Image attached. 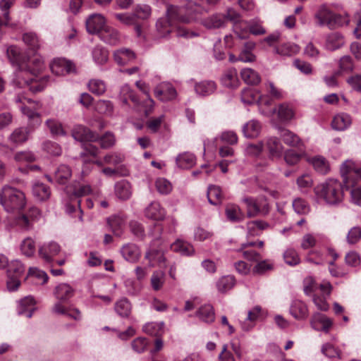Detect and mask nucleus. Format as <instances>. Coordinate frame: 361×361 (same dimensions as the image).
Segmentation results:
<instances>
[{
  "mask_svg": "<svg viewBox=\"0 0 361 361\" xmlns=\"http://www.w3.org/2000/svg\"><path fill=\"white\" fill-rule=\"evenodd\" d=\"M45 68L44 59L39 54H34L23 60L16 70L13 83L20 88L27 87L33 92L42 91L47 85L48 77L37 80V75Z\"/></svg>",
  "mask_w": 361,
  "mask_h": 361,
  "instance_id": "f257e3e1",
  "label": "nucleus"
},
{
  "mask_svg": "<svg viewBox=\"0 0 361 361\" xmlns=\"http://www.w3.org/2000/svg\"><path fill=\"white\" fill-rule=\"evenodd\" d=\"M183 12V8H178L174 6H168L166 16L165 17L160 18L156 23L157 31L160 37H166L173 30L176 32L177 37L189 38L197 36V33L190 32L185 27L177 26L175 24L176 21L183 23H188L190 21V18L188 17L183 16L182 15Z\"/></svg>",
  "mask_w": 361,
  "mask_h": 361,
  "instance_id": "f03ea898",
  "label": "nucleus"
},
{
  "mask_svg": "<svg viewBox=\"0 0 361 361\" xmlns=\"http://www.w3.org/2000/svg\"><path fill=\"white\" fill-rule=\"evenodd\" d=\"M344 188L350 192V202L361 207V186L358 185L354 178L361 179V164L352 160H346L341 166Z\"/></svg>",
  "mask_w": 361,
  "mask_h": 361,
  "instance_id": "7ed1b4c3",
  "label": "nucleus"
},
{
  "mask_svg": "<svg viewBox=\"0 0 361 361\" xmlns=\"http://www.w3.org/2000/svg\"><path fill=\"white\" fill-rule=\"evenodd\" d=\"M343 188V183L339 180L329 178L317 185L314 192L317 198L323 200L326 204L338 206L344 199Z\"/></svg>",
  "mask_w": 361,
  "mask_h": 361,
  "instance_id": "20e7f679",
  "label": "nucleus"
},
{
  "mask_svg": "<svg viewBox=\"0 0 361 361\" xmlns=\"http://www.w3.org/2000/svg\"><path fill=\"white\" fill-rule=\"evenodd\" d=\"M0 204L8 213L19 212L26 205L25 195L16 188L5 185L0 193Z\"/></svg>",
  "mask_w": 361,
  "mask_h": 361,
  "instance_id": "39448f33",
  "label": "nucleus"
},
{
  "mask_svg": "<svg viewBox=\"0 0 361 361\" xmlns=\"http://www.w3.org/2000/svg\"><path fill=\"white\" fill-rule=\"evenodd\" d=\"M316 24L319 27L327 26L333 29L348 24V20L340 14L334 13L327 4L319 5L314 14Z\"/></svg>",
  "mask_w": 361,
  "mask_h": 361,
  "instance_id": "423d86ee",
  "label": "nucleus"
},
{
  "mask_svg": "<svg viewBox=\"0 0 361 361\" xmlns=\"http://www.w3.org/2000/svg\"><path fill=\"white\" fill-rule=\"evenodd\" d=\"M241 101L245 104H257L261 114L270 117L274 115L276 109H265L264 106L271 105V100L267 94H261L260 92L253 88L247 87L241 92Z\"/></svg>",
  "mask_w": 361,
  "mask_h": 361,
  "instance_id": "0eeeda50",
  "label": "nucleus"
},
{
  "mask_svg": "<svg viewBox=\"0 0 361 361\" xmlns=\"http://www.w3.org/2000/svg\"><path fill=\"white\" fill-rule=\"evenodd\" d=\"M15 102L18 104L22 114L27 117L29 125L37 127L41 124L40 114L37 112L39 109L37 102L20 94L15 97Z\"/></svg>",
  "mask_w": 361,
  "mask_h": 361,
  "instance_id": "6e6552de",
  "label": "nucleus"
},
{
  "mask_svg": "<svg viewBox=\"0 0 361 361\" xmlns=\"http://www.w3.org/2000/svg\"><path fill=\"white\" fill-rule=\"evenodd\" d=\"M7 267V288L10 291H14L20 285V278L25 272V267L17 259L12 260Z\"/></svg>",
  "mask_w": 361,
  "mask_h": 361,
  "instance_id": "1a4fd4ad",
  "label": "nucleus"
},
{
  "mask_svg": "<svg viewBox=\"0 0 361 361\" xmlns=\"http://www.w3.org/2000/svg\"><path fill=\"white\" fill-rule=\"evenodd\" d=\"M40 217V212L36 207H31L25 214L16 218V224L23 229L28 230Z\"/></svg>",
  "mask_w": 361,
  "mask_h": 361,
  "instance_id": "9d476101",
  "label": "nucleus"
},
{
  "mask_svg": "<svg viewBox=\"0 0 361 361\" xmlns=\"http://www.w3.org/2000/svg\"><path fill=\"white\" fill-rule=\"evenodd\" d=\"M51 71L56 75H64L75 72V65L64 58H57L52 60L49 64Z\"/></svg>",
  "mask_w": 361,
  "mask_h": 361,
  "instance_id": "9b49d317",
  "label": "nucleus"
},
{
  "mask_svg": "<svg viewBox=\"0 0 361 361\" xmlns=\"http://www.w3.org/2000/svg\"><path fill=\"white\" fill-rule=\"evenodd\" d=\"M106 26V19L100 13H93L86 20L87 30L90 34H100Z\"/></svg>",
  "mask_w": 361,
  "mask_h": 361,
  "instance_id": "f8f14e48",
  "label": "nucleus"
},
{
  "mask_svg": "<svg viewBox=\"0 0 361 361\" xmlns=\"http://www.w3.org/2000/svg\"><path fill=\"white\" fill-rule=\"evenodd\" d=\"M73 137L80 142H94L99 140V135L87 128L77 125L72 130Z\"/></svg>",
  "mask_w": 361,
  "mask_h": 361,
  "instance_id": "ddd939ff",
  "label": "nucleus"
},
{
  "mask_svg": "<svg viewBox=\"0 0 361 361\" xmlns=\"http://www.w3.org/2000/svg\"><path fill=\"white\" fill-rule=\"evenodd\" d=\"M92 191L91 187L90 185H84V184H75L73 185H70L66 187V192L68 195L70 196V199L72 200L73 199H75L76 204L80 209V200H78V198L89 195Z\"/></svg>",
  "mask_w": 361,
  "mask_h": 361,
  "instance_id": "4468645a",
  "label": "nucleus"
},
{
  "mask_svg": "<svg viewBox=\"0 0 361 361\" xmlns=\"http://www.w3.org/2000/svg\"><path fill=\"white\" fill-rule=\"evenodd\" d=\"M36 127L28 125L27 127L16 128L9 136V140L13 144L21 145L25 142Z\"/></svg>",
  "mask_w": 361,
  "mask_h": 361,
  "instance_id": "2eb2a0df",
  "label": "nucleus"
},
{
  "mask_svg": "<svg viewBox=\"0 0 361 361\" xmlns=\"http://www.w3.org/2000/svg\"><path fill=\"white\" fill-rule=\"evenodd\" d=\"M332 321L326 315L317 312L312 315L310 321L311 326L317 331H323L329 332L332 326Z\"/></svg>",
  "mask_w": 361,
  "mask_h": 361,
  "instance_id": "dca6fc26",
  "label": "nucleus"
},
{
  "mask_svg": "<svg viewBox=\"0 0 361 361\" xmlns=\"http://www.w3.org/2000/svg\"><path fill=\"white\" fill-rule=\"evenodd\" d=\"M157 97L162 101H169L175 99L177 92L173 86L169 82H163L154 90Z\"/></svg>",
  "mask_w": 361,
  "mask_h": 361,
  "instance_id": "f3484780",
  "label": "nucleus"
},
{
  "mask_svg": "<svg viewBox=\"0 0 361 361\" xmlns=\"http://www.w3.org/2000/svg\"><path fill=\"white\" fill-rule=\"evenodd\" d=\"M61 251L60 245L54 241L44 243L39 248V255L47 262L52 261V257Z\"/></svg>",
  "mask_w": 361,
  "mask_h": 361,
  "instance_id": "a211bd4d",
  "label": "nucleus"
},
{
  "mask_svg": "<svg viewBox=\"0 0 361 361\" xmlns=\"http://www.w3.org/2000/svg\"><path fill=\"white\" fill-rule=\"evenodd\" d=\"M269 155L271 158H279L283 152V147L280 140L276 137H269L264 145Z\"/></svg>",
  "mask_w": 361,
  "mask_h": 361,
  "instance_id": "6ab92c4d",
  "label": "nucleus"
},
{
  "mask_svg": "<svg viewBox=\"0 0 361 361\" xmlns=\"http://www.w3.org/2000/svg\"><path fill=\"white\" fill-rule=\"evenodd\" d=\"M262 315V308L260 306H255L248 311L247 317L241 322V328L243 331H248L252 329L258 319Z\"/></svg>",
  "mask_w": 361,
  "mask_h": 361,
  "instance_id": "aec40b11",
  "label": "nucleus"
},
{
  "mask_svg": "<svg viewBox=\"0 0 361 361\" xmlns=\"http://www.w3.org/2000/svg\"><path fill=\"white\" fill-rule=\"evenodd\" d=\"M36 309L35 299L32 296H26L19 301L18 313L30 318Z\"/></svg>",
  "mask_w": 361,
  "mask_h": 361,
  "instance_id": "412c9836",
  "label": "nucleus"
},
{
  "mask_svg": "<svg viewBox=\"0 0 361 361\" xmlns=\"http://www.w3.org/2000/svg\"><path fill=\"white\" fill-rule=\"evenodd\" d=\"M307 161L313 166L314 169L318 173L325 175L330 171V164L329 161L322 156L317 155L308 157Z\"/></svg>",
  "mask_w": 361,
  "mask_h": 361,
  "instance_id": "4be33fe9",
  "label": "nucleus"
},
{
  "mask_svg": "<svg viewBox=\"0 0 361 361\" xmlns=\"http://www.w3.org/2000/svg\"><path fill=\"white\" fill-rule=\"evenodd\" d=\"M74 289L68 283H62L57 285L54 289V295L60 302H66L74 295Z\"/></svg>",
  "mask_w": 361,
  "mask_h": 361,
  "instance_id": "5701e85b",
  "label": "nucleus"
},
{
  "mask_svg": "<svg viewBox=\"0 0 361 361\" xmlns=\"http://www.w3.org/2000/svg\"><path fill=\"white\" fill-rule=\"evenodd\" d=\"M290 313L296 319L302 320L307 317L309 312L305 302L301 300H295L290 305Z\"/></svg>",
  "mask_w": 361,
  "mask_h": 361,
  "instance_id": "b1692460",
  "label": "nucleus"
},
{
  "mask_svg": "<svg viewBox=\"0 0 361 361\" xmlns=\"http://www.w3.org/2000/svg\"><path fill=\"white\" fill-rule=\"evenodd\" d=\"M52 311L55 314H63L75 320H80L81 319V313L78 309L66 307L60 302L55 303Z\"/></svg>",
  "mask_w": 361,
  "mask_h": 361,
  "instance_id": "393cba45",
  "label": "nucleus"
},
{
  "mask_svg": "<svg viewBox=\"0 0 361 361\" xmlns=\"http://www.w3.org/2000/svg\"><path fill=\"white\" fill-rule=\"evenodd\" d=\"M123 257L128 262H135L140 257V252L137 246L128 243L123 245L121 249Z\"/></svg>",
  "mask_w": 361,
  "mask_h": 361,
  "instance_id": "a878e982",
  "label": "nucleus"
},
{
  "mask_svg": "<svg viewBox=\"0 0 361 361\" xmlns=\"http://www.w3.org/2000/svg\"><path fill=\"white\" fill-rule=\"evenodd\" d=\"M135 58V53L129 49L121 48L114 52V59L120 66L127 64L134 60Z\"/></svg>",
  "mask_w": 361,
  "mask_h": 361,
  "instance_id": "bb28decb",
  "label": "nucleus"
},
{
  "mask_svg": "<svg viewBox=\"0 0 361 361\" xmlns=\"http://www.w3.org/2000/svg\"><path fill=\"white\" fill-rule=\"evenodd\" d=\"M171 250L183 256H190L195 252V249L190 243L180 239H177L171 245Z\"/></svg>",
  "mask_w": 361,
  "mask_h": 361,
  "instance_id": "cd10ccee",
  "label": "nucleus"
},
{
  "mask_svg": "<svg viewBox=\"0 0 361 361\" xmlns=\"http://www.w3.org/2000/svg\"><path fill=\"white\" fill-rule=\"evenodd\" d=\"M274 53L281 56H291L300 51L298 45L291 42H285L281 44L274 46Z\"/></svg>",
  "mask_w": 361,
  "mask_h": 361,
  "instance_id": "c85d7f7f",
  "label": "nucleus"
},
{
  "mask_svg": "<svg viewBox=\"0 0 361 361\" xmlns=\"http://www.w3.org/2000/svg\"><path fill=\"white\" fill-rule=\"evenodd\" d=\"M226 218L231 222H240L245 219V215L240 208L234 204H229L225 209Z\"/></svg>",
  "mask_w": 361,
  "mask_h": 361,
  "instance_id": "c756f323",
  "label": "nucleus"
},
{
  "mask_svg": "<svg viewBox=\"0 0 361 361\" xmlns=\"http://www.w3.org/2000/svg\"><path fill=\"white\" fill-rule=\"evenodd\" d=\"M242 130L245 137L255 138L260 134L262 125L258 121L253 119L244 124Z\"/></svg>",
  "mask_w": 361,
  "mask_h": 361,
  "instance_id": "7c9ffc66",
  "label": "nucleus"
},
{
  "mask_svg": "<svg viewBox=\"0 0 361 361\" xmlns=\"http://www.w3.org/2000/svg\"><path fill=\"white\" fill-rule=\"evenodd\" d=\"M176 162L179 168L188 169L195 164L196 157L192 153L185 152L176 157Z\"/></svg>",
  "mask_w": 361,
  "mask_h": 361,
  "instance_id": "2f4dec72",
  "label": "nucleus"
},
{
  "mask_svg": "<svg viewBox=\"0 0 361 361\" xmlns=\"http://www.w3.org/2000/svg\"><path fill=\"white\" fill-rule=\"evenodd\" d=\"M195 315L199 319L205 323H212L215 319L214 308L209 304L202 305L197 310Z\"/></svg>",
  "mask_w": 361,
  "mask_h": 361,
  "instance_id": "473e14b6",
  "label": "nucleus"
},
{
  "mask_svg": "<svg viewBox=\"0 0 361 361\" xmlns=\"http://www.w3.org/2000/svg\"><path fill=\"white\" fill-rule=\"evenodd\" d=\"M145 214L148 219L159 221L163 219L165 212L159 202H153L145 209Z\"/></svg>",
  "mask_w": 361,
  "mask_h": 361,
  "instance_id": "72a5a7b5",
  "label": "nucleus"
},
{
  "mask_svg": "<svg viewBox=\"0 0 361 361\" xmlns=\"http://www.w3.org/2000/svg\"><path fill=\"white\" fill-rule=\"evenodd\" d=\"M32 194L37 200L45 201L49 198L51 190L47 185L36 182L32 185Z\"/></svg>",
  "mask_w": 361,
  "mask_h": 361,
  "instance_id": "f704fd0d",
  "label": "nucleus"
},
{
  "mask_svg": "<svg viewBox=\"0 0 361 361\" xmlns=\"http://www.w3.org/2000/svg\"><path fill=\"white\" fill-rule=\"evenodd\" d=\"M221 81L225 87L231 88L238 87L239 80L236 69L230 68L226 71L221 78Z\"/></svg>",
  "mask_w": 361,
  "mask_h": 361,
  "instance_id": "c9c22d12",
  "label": "nucleus"
},
{
  "mask_svg": "<svg viewBox=\"0 0 361 361\" xmlns=\"http://www.w3.org/2000/svg\"><path fill=\"white\" fill-rule=\"evenodd\" d=\"M216 84L212 80H204L195 85V90L200 96H207L215 92Z\"/></svg>",
  "mask_w": 361,
  "mask_h": 361,
  "instance_id": "e433bc0d",
  "label": "nucleus"
},
{
  "mask_svg": "<svg viewBox=\"0 0 361 361\" xmlns=\"http://www.w3.org/2000/svg\"><path fill=\"white\" fill-rule=\"evenodd\" d=\"M255 43L251 41L246 42L244 44L243 49L240 51L238 59L245 63L253 62L255 61V56L252 53V50L255 47Z\"/></svg>",
  "mask_w": 361,
  "mask_h": 361,
  "instance_id": "4c0bfd02",
  "label": "nucleus"
},
{
  "mask_svg": "<svg viewBox=\"0 0 361 361\" xmlns=\"http://www.w3.org/2000/svg\"><path fill=\"white\" fill-rule=\"evenodd\" d=\"M269 224L264 221H252L247 224V236L259 235L264 230L267 229Z\"/></svg>",
  "mask_w": 361,
  "mask_h": 361,
  "instance_id": "58836bf2",
  "label": "nucleus"
},
{
  "mask_svg": "<svg viewBox=\"0 0 361 361\" xmlns=\"http://www.w3.org/2000/svg\"><path fill=\"white\" fill-rule=\"evenodd\" d=\"M72 176L71 168L66 164H61L54 173V180L56 183L66 184Z\"/></svg>",
  "mask_w": 361,
  "mask_h": 361,
  "instance_id": "ea45409f",
  "label": "nucleus"
},
{
  "mask_svg": "<svg viewBox=\"0 0 361 361\" xmlns=\"http://www.w3.org/2000/svg\"><path fill=\"white\" fill-rule=\"evenodd\" d=\"M145 258L149 260V265L154 267L159 265L160 267L165 266L166 258L164 253L157 250H150L145 254Z\"/></svg>",
  "mask_w": 361,
  "mask_h": 361,
  "instance_id": "a19ab883",
  "label": "nucleus"
},
{
  "mask_svg": "<svg viewBox=\"0 0 361 361\" xmlns=\"http://www.w3.org/2000/svg\"><path fill=\"white\" fill-rule=\"evenodd\" d=\"M344 42L343 37L341 34L334 32L326 37L325 48L330 51H334L343 47Z\"/></svg>",
  "mask_w": 361,
  "mask_h": 361,
  "instance_id": "79ce46f5",
  "label": "nucleus"
},
{
  "mask_svg": "<svg viewBox=\"0 0 361 361\" xmlns=\"http://www.w3.org/2000/svg\"><path fill=\"white\" fill-rule=\"evenodd\" d=\"M351 124V118L347 114H338L332 121V128L336 130H344Z\"/></svg>",
  "mask_w": 361,
  "mask_h": 361,
  "instance_id": "37998d69",
  "label": "nucleus"
},
{
  "mask_svg": "<svg viewBox=\"0 0 361 361\" xmlns=\"http://www.w3.org/2000/svg\"><path fill=\"white\" fill-rule=\"evenodd\" d=\"M114 310L121 317L128 318L131 313L132 305L127 298H123L115 303Z\"/></svg>",
  "mask_w": 361,
  "mask_h": 361,
  "instance_id": "c03bdc74",
  "label": "nucleus"
},
{
  "mask_svg": "<svg viewBox=\"0 0 361 361\" xmlns=\"http://www.w3.org/2000/svg\"><path fill=\"white\" fill-rule=\"evenodd\" d=\"M116 195L121 200H128L131 196V185L126 180H122L115 185Z\"/></svg>",
  "mask_w": 361,
  "mask_h": 361,
  "instance_id": "a18cd8bd",
  "label": "nucleus"
},
{
  "mask_svg": "<svg viewBox=\"0 0 361 361\" xmlns=\"http://www.w3.org/2000/svg\"><path fill=\"white\" fill-rule=\"evenodd\" d=\"M108 225L110 229L117 236H120L122 233L125 224V219L120 215H114L107 219Z\"/></svg>",
  "mask_w": 361,
  "mask_h": 361,
  "instance_id": "49530a36",
  "label": "nucleus"
},
{
  "mask_svg": "<svg viewBox=\"0 0 361 361\" xmlns=\"http://www.w3.org/2000/svg\"><path fill=\"white\" fill-rule=\"evenodd\" d=\"M279 130L280 137L282 138L285 144L289 146L296 147L300 143V139L299 137L290 130L281 128H279Z\"/></svg>",
  "mask_w": 361,
  "mask_h": 361,
  "instance_id": "de8ad7c7",
  "label": "nucleus"
},
{
  "mask_svg": "<svg viewBox=\"0 0 361 361\" xmlns=\"http://www.w3.org/2000/svg\"><path fill=\"white\" fill-rule=\"evenodd\" d=\"M100 37L106 43L115 44L119 39V34L116 30L106 25L100 33Z\"/></svg>",
  "mask_w": 361,
  "mask_h": 361,
  "instance_id": "09e8293b",
  "label": "nucleus"
},
{
  "mask_svg": "<svg viewBox=\"0 0 361 361\" xmlns=\"http://www.w3.org/2000/svg\"><path fill=\"white\" fill-rule=\"evenodd\" d=\"M6 54L11 63L16 65L17 69H19V65L23 61L20 49L17 46L11 45L6 49Z\"/></svg>",
  "mask_w": 361,
  "mask_h": 361,
  "instance_id": "8fccbe9b",
  "label": "nucleus"
},
{
  "mask_svg": "<svg viewBox=\"0 0 361 361\" xmlns=\"http://www.w3.org/2000/svg\"><path fill=\"white\" fill-rule=\"evenodd\" d=\"M23 40L30 49L36 51L41 47V42L36 33L30 32L23 35Z\"/></svg>",
  "mask_w": 361,
  "mask_h": 361,
  "instance_id": "3c124183",
  "label": "nucleus"
},
{
  "mask_svg": "<svg viewBox=\"0 0 361 361\" xmlns=\"http://www.w3.org/2000/svg\"><path fill=\"white\" fill-rule=\"evenodd\" d=\"M92 56L95 63L103 65L108 61L109 53L104 47L96 46L92 51Z\"/></svg>",
  "mask_w": 361,
  "mask_h": 361,
  "instance_id": "603ef678",
  "label": "nucleus"
},
{
  "mask_svg": "<svg viewBox=\"0 0 361 361\" xmlns=\"http://www.w3.org/2000/svg\"><path fill=\"white\" fill-rule=\"evenodd\" d=\"M240 75L245 82L250 85H257L261 80L258 73L252 68L243 69L240 72Z\"/></svg>",
  "mask_w": 361,
  "mask_h": 361,
  "instance_id": "864d4df0",
  "label": "nucleus"
},
{
  "mask_svg": "<svg viewBox=\"0 0 361 361\" xmlns=\"http://www.w3.org/2000/svg\"><path fill=\"white\" fill-rule=\"evenodd\" d=\"M207 198L211 204H219L222 200V192L220 187L209 185L207 190Z\"/></svg>",
  "mask_w": 361,
  "mask_h": 361,
  "instance_id": "5fc2aeb1",
  "label": "nucleus"
},
{
  "mask_svg": "<svg viewBox=\"0 0 361 361\" xmlns=\"http://www.w3.org/2000/svg\"><path fill=\"white\" fill-rule=\"evenodd\" d=\"M272 109H276L274 114L277 112L279 118L282 121H288L293 118V111L287 104H281L277 109L273 108Z\"/></svg>",
  "mask_w": 361,
  "mask_h": 361,
  "instance_id": "6e6d98bb",
  "label": "nucleus"
},
{
  "mask_svg": "<svg viewBox=\"0 0 361 361\" xmlns=\"http://www.w3.org/2000/svg\"><path fill=\"white\" fill-rule=\"evenodd\" d=\"M250 23L240 19L233 25V30L239 39H244L249 33Z\"/></svg>",
  "mask_w": 361,
  "mask_h": 361,
  "instance_id": "4d7b16f0",
  "label": "nucleus"
},
{
  "mask_svg": "<svg viewBox=\"0 0 361 361\" xmlns=\"http://www.w3.org/2000/svg\"><path fill=\"white\" fill-rule=\"evenodd\" d=\"M235 284V278L233 276L228 275L219 279L217 281L216 287L219 291L224 293L233 288Z\"/></svg>",
  "mask_w": 361,
  "mask_h": 361,
  "instance_id": "13d9d810",
  "label": "nucleus"
},
{
  "mask_svg": "<svg viewBox=\"0 0 361 361\" xmlns=\"http://www.w3.org/2000/svg\"><path fill=\"white\" fill-rule=\"evenodd\" d=\"M119 99L123 104L125 105L128 104V99H130L135 104H137L138 102L133 91L128 85H125L121 88Z\"/></svg>",
  "mask_w": 361,
  "mask_h": 361,
  "instance_id": "bf43d9fd",
  "label": "nucleus"
},
{
  "mask_svg": "<svg viewBox=\"0 0 361 361\" xmlns=\"http://www.w3.org/2000/svg\"><path fill=\"white\" fill-rule=\"evenodd\" d=\"M255 245V242L247 243L242 245L241 251L243 252V257L246 259L250 261H257L260 259V255L257 252L252 249H249V247Z\"/></svg>",
  "mask_w": 361,
  "mask_h": 361,
  "instance_id": "052dcab7",
  "label": "nucleus"
},
{
  "mask_svg": "<svg viewBox=\"0 0 361 361\" xmlns=\"http://www.w3.org/2000/svg\"><path fill=\"white\" fill-rule=\"evenodd\" d=\"M203 25L209 29L220 28L225 25L222 16L215 15L204 20Z\"/></svg>",
  "mask_w": 361,
  "mask_h": 361,
  "instance_id": "680f3d73",
  "label": "nucleus"
},
{
  "mask_svg": "<svg viewBox=\"0 0 361 361\" xmlns=\"http://www.w3.org/2000/svg\"><path fill=\"white\" fill-rule=\"evenodd\" d=\"M304 155L305 153L302 152H298L294 149H288L284 153V160L287 164L293 166L299 163Z\"/></svg>",
  "mask_w": 361,
  "mask_h": 361,
  "instance_id": "e2e57ef3",
  "label": "nucleus"
},
{
  "mask_svg": "<svg viewBox=\"0 0 361 361\" xmlns=\"http://www.w3.org/2000/svg\"><path fill=\"white\" fill-rule=\"evenodd\" d=\"M164 322H150L143 326V331L152 336H159L163 331Z\"/></svg>",
  "mask_w": 361,
  "mask_h": 361,
  "instance_id": "0e129e2a",
  "label": "nucleus"
},
{
  "mask_svg": "<svg viewBox=\"0 0 361 361\" xmlns=\"http://www.w3.org/2000/svg\"><path fill=\"white\" fill-rule=\"evenodd\" d=\"M151 286L154 290H160L165 281V274L163 271H155L151 276Z\"/></svg>",
  "mask_w": 361,
  "mask_h": 361,
  "instance_id": "69168bd1",
  "label": "nucleus"
},
{
  "mask_svg": "<svg viewBox=\"0 0 361 361\" xmlns=\"http://www.w3.org/2000/svg\"><path fill=\"white\" fill-rule=\"evenodd\" d=\"M20 250L23 255L27 257L32 256L36 250L35 243L31 238H27L23 240L20 245Z\"/></svg>",
  "mask_w": 361,
  "mask_h": 361,
  "instance_id": "338daca9",
  "label": "nucleus"
},
{
  "mask_svg": "<svg viewBox=\"0 0 361 361\" xmlns=\"http://www.w3.org/2000/svg\"><path fill=\"white\" fill-rule=\"evenodd\" d=\"M88 89L93 94L101 95L106 91V85L101 80L92 79L88 82Z\"/></svg>",
  "mask_w": 361,
  "mask_h": 361,
  "instance_id": "774afa93",
  "label": "nucleus"
}]
</instances>
